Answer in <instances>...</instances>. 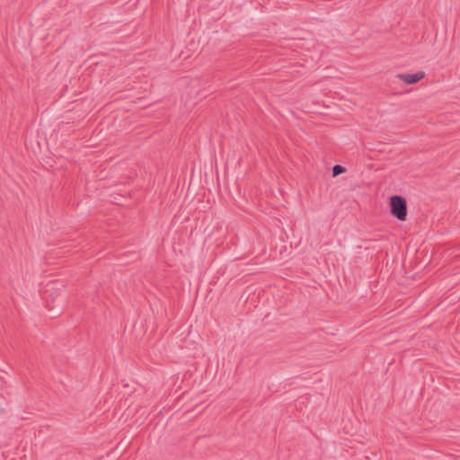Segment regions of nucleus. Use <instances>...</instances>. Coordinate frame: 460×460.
I'll return each instance as SVG.
<instances>
[{
  "mask_svg": "<svg viewBox=\"0 0 460 460\" xmlns=\"http://www.w3.org/2000/svg\"><path fill=\"white\" fill-rule=\"evenodd\" d=\"M391 213L399 220L403 221L407 217V203L404 198L399 195L391 197Z\"/></svg>",
  "mask_w": 460,
  "mask_h": 460,
  "instance_id": "f257e3e1",
  "label": "nucleus"
},
{
  "mask_svg": "<svg viewBox=\"0 0 460 460\" xmlns=\"http://www.w3.org/2000/svg\"><path fill=\"white\" fill-rule=\"evenodd\" d=\"M425 73L422 71L414 73V74H399L397 75V77L404 82L407 84H412L419 81H420L422 78H424Z\"/></svg>",
  "mask_w": 460,
  "mask_h": 460,
  "instance_id": "f03ea898",
  "label": "nucleus"
},
{
  "mask_svg": "<svg viewBox=\"0 0 460 460\" xmlns=\"http://www.w3.org/2000/svg\"><path fill=\"white\" fill-rule=\"evenodd\" d=\"M345 172V168L340 164L334 165L332 168L333 176H338Z\"/></svg>",
  "mask_w": 460,
  "mask_h": 460,
  "instance_id": "7ed1b4c3",
  "label": "nucleus"
}]
</instances>
